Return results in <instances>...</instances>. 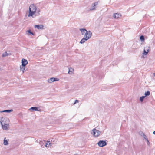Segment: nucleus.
I'll use <instances>...</instances> for the list:
<instances>
[{
    "label": "nucleus",
    "instance_id": "nucleus-15",
    "mask_svg": "<svg viewBox=\"0 0 155 155\" xmlns=\"http://www.w3.org/2000/svg\"><path fill=\"white\" fill-rule=\"evenodd\" d=\"M20 68L21 71H22L23 73H24L25 71V66H22V65H20Z\"/></svg>",
    "mask_w": 155,
    "mask_h": 155
},
{
    "label": "nucleus",
    "instance_id": "nucleus-25",
    "mask_svg": "<svg viewBox=\"0 0 155 155\" xmlns=\"http://www.w3.org/2000/svg\"><path fill=\"white\" fill-rule=\"evenodd\" d=\"M53 78V81H54V82L57 81H58L59 80V79H58L57 78Z\"/></svg>",
    "mask_w": 155,
    "mask_h": 155
},
{
    "label": "nucleus",
    "instance_id": "nucleus-29",
    "mask_svg": "<svg viewBox=\"0 0 155 155\" xmlns=\"http://www.w3.org/2000/svg\"><path fill=\"white\" fill-rule=\"evenodd\" d=\"M47 142H48V141ZM49 143H46L45 144V147H48L49 146Z\"/></svg>",
    "mask_w": 155,
    "mask_h": 155
},
{
    "label": "nucleus",
    "instance_id": "nucleus-26",
    "mask_svg": "<svg viewBox=\"0 0 155 155\" xmlns=\"http://www.w3.org/2000/svg\"><path fill=\"white\" fill-rule=\"evenodd\" d=\"M48 143H49V145L50 146L53 147V144L52 143H51L50 141H48Z\"/></svg>",
    "mask_w": 155,
    "mask_h": 155
},
{
    "label": "nucleus",
    "instance_id": "nucleus-13",
    "mask_svg": "<svg viewBox=\"0 0 155 155\" xmlns=\"http://www.w3.org/2000/svg\"><path fill=\"white\" fill-rule=\"evenodd\" d=\"M121 16V15L119 13L114 14L113 16L115 18H119Z\"/></svg>",
    "mask_w": 155,
    "mask_h": 155
},
{
    "label": "nucleus",
    "instance_id": "nucleus-30",
    "mask_svg": "<svg viewBox=\"0 0 155 155\" xmlns=\"http://www.w3.org/2000/svg\"><path fill=\"white\" fill-rule=\"evenodd\" d=\"M146 141L147 142V144L148 145H150V142L148 140V139H147V140H146Z\"/></svg>",
    "mask_w": 155,
    "mask_h": 155
},
{
    "label": "nucleus",
    "instance_id": "nucleus-12",
    "mask_svg": "<svg viewBox=\"0 0 155 155\" xmlns=\"http://www.w3.org/2000/svg\"><path fill=\"white\" fill-rule=\"evenodd\" d=\"M29 110H31L32 111H39L38 109V107H32L30 108Z\"/></svg>",
    "mask_w": 155,
    "mask_h": 155
},
{
    "label": "nucleus",
    "instance_id": "nucleus-9",
    "mask_svg": "<svg viewBox=\"0 0 155 155\" xmlns=\"http://www.w3.org/2000/svg\"><path fill=\"white\" fill-rule=\"evenodd\" d=\"M79 30L81 32L82 35H84L88 32V31H87L86 29L84 28H81Z\"/></svg>",
    "mask_w": 155,
    "mask_h": 155
},
{
    "label": "nucleus",
    "instance_id": "nucleus-18",
    "mask_svg": "<svg viewBox=\"0 0 155 155\" xmlns=\"http://www.w3.org/2000/svg\"><path fill=\"white\" fill-rule=\"evenodd\" d=\"M150 92L149 91H147V92H145L144 93L145 97L149 96L150 95Z\"/></svg>",
    "mask_w": 155,
    "mask_h": 155
},
{
    "label": "nucleus",
    "instance_id": "nucleus-1",
    "mask_svg": "<svg viewBox=\"0 0 155 155\" xmlns=\"http://www.w3.org/2000/svg\"><path fill=\"white\" fill-rule=\"evenodd\" d=\"M37 10L36 6L34 4L30 5L29 9V14L28 17L33 16L35 14Z\"/></svg>",
    "mask_w": 155,
    "mask_h": 155
},
{
    "label": "nucleus",
    "instance_id": "nucleus-32",
    "mask_svg": "<svg viewBox=\"0 0 155 155\" xmlns=\"http://www.w3.org/2000/svg\"><path fill=\"white\" fill-rule=\"evenodd\" d=\"M153 134H155V131H154L153 132Z\"/></svg>",
    "mask_w": 155,
    "mask_h": 155
},
{
    "label": "nucleus",
    "instance_id": "nucleus-27",
    "mask_svg": "<svg viewBox=\"0 0 155 155\" xmlns=\"http://www.w3.org/2000/svg\"><path fill=\"white\" fill-rule=\"evenodd\" d=\"M143 137L146 140H147V139H148L147 138V137L145 134H144Z\"/></svg>",
    "mask_w": 155,
    "mask_h": 155
},
{
    "label": "nucleus",
    "instance_id": "nucleus-23",
    "mask_svg": "<svg viewBox=\"0 0 155 155\" xmlns=\"http://www.w3.org/2000/svg\"><path fill=\"white\" fill-rule=\"evenodd\" d=\"M8 54L6 52L3 53L2 55V57H5L8 55Z\"/></svg>",
    "mask_w": 155,
    "mask_h": 155
},
{
    "label": "nucleus",
    "instance_id": "nucleus-5",
    "mask_svg": "<svg viewBox=\"0 0 155 155\" xmlns=\"http://www.w3.org/2000/svg\"><path fill=\"white\" fill-rule=\"evenodd\" d=\"M97 144L99 147H102L106 146L107 143L105 141L100 140L98 142Z\"/></svg>",
    "mask_w": 155,
    "mask_h": 155
},
{
    "label": "nucleus",
    "instance_id": "nucleus-22",
    "mask_svg": "<svg viewBox=\"0 0 155 155\" xmlns=\"http://www.w3.org/2000/svg\"><path fill=\"white\" fill-rule=\"evenodd\" d=\"M145 97V96H142L140 98V100L141 102L143 101Z\"/></svg>",
    "mask_w": 155,
    "mask_h": 155
},
{
    "label": "nucleus",
    "instance_id": "nucleus-14",
    "mask_svg": "<svg viewBox=\"0 0 155 155\" xmlns=\"http://www.w3.org/2000/svg\"><path fill=\"white\" fill-rule=\"evenodd\" d=\"M68 73L69 74H71L73 73L74 71V69L72 68H68Z\"/></svg>",
    "mask_w": 155,
    "mask_h": 155
},
{
    "label": "nucleus",
    "instance_id": "nucleus-21",
    "mask_svg": "<svg viewBox=\"0 0 155 155\" xmlns=\"http://www.w3.org/2000/svg\"><path fill=\"white\" fill-rule=\"evenodd\" d=\"M27 34H28V33H29L30 35H33L34 33L32 32L30 30H28L26 31Z\"/></svg>",
    "mask_w": 155,
    "mask_h": 155
},
{
    "label": "nucleus",
    "instance_id": "nucleus-11",
    "mask_svg": "<svg viewBox=\"0 0 155 155\" xmlns=\"http://www.w3.org/2000/svg\"><path fill=\"white\" fill-rule=\"evenodd\" d=\"M35 28H37L39 29H43V26L42 25H35Z\"/></svg>",
    "mask_w": 155,
    "mask_h": 155
},
{
    "label": "nucleus",
    "instance_id": "nucleus-20",
    "mask_svg": "<svg viewBox=\"0 0 155 155\" xmlns=\"http://www.w3.org/2000/svg\"><path fill=\"white\" fill-rule=\"evenodd\" d=\"M48 82L49 83H51L54 82L53 78H50L49 79H48Z\"/></svg>",
    "mask_w": 155,
    "mask_h": 155
},
{
    "label": "nucleus",
    "instance_id": "nucleus-3",
    "mask_svg": "<svg viewBox=\"0 0 155 155\" xmlns=\"http://www.w3.org/2000/svg\"><path fill=\"white\" fill-rule=\"evenodd\" d=\"M9 119L6 117L4 118L3 117H2L0 120V122L1 125L6 124L7 122L8 123H9Z\"/></svg>",
    "mask_w": 155,
    "mask_h": 155
},
{
    "label": "nucleus",
    "instance_id": "nucleus-2",
    "mask_svg": "<svg viewBox=\"0 0 155 155\" xmlns=\"http://www.w3.org/2000/svg\"><path fill=\"white\" fill-rule=\"evenodd\" d=\"M92 33L90 31H88V32L86 34H84V36L83 38L81 40L80 43L81 44L84 43L86 41H87L91 38L92 36Z\"/></svg>",
    "mask_w": 155,
    "mask_h": 155
},
{
    "label": "nucleus",
    "instance_id": "nucleus-33",
    "mask_svg": "<svg viewBox=\"0 0 155 155\" xmlns=\"http://www.w3.org/2000/svg\"><path fill=\"white\" fill-rule=\"evenodd\" d=\"M153 75H154V76L155 77V73H153Z\"/></svg>",
    "mask_w": 155,
    "mask_h": 155
},
{
    "label": "nucleus",
    "instance_id": "nucleus-28",
    "mask_svg": "<svg viewBox=\"0 0 155 155\" xmlns=\"http://www.w3.org/2000/svg\"><path fill=\"white\" fill-rule=\"evenodd\" d=\"M79 101L78 100H76L75 101L74 103V104H75L76 103H78V102H79Z\"/></svg>",
    "mask_w": 155,
    "mask_h": 155
},
{
    "label": "nucleus",
    "instance_id": "nucleus-17",
    "mask_svg": "<svg viewBox=\"0 0 155 155\" xmlns=\"http://www.w3.org/2000/svg\"><path fill=\"white\" fill-rule=\"evenodd\" d=\"M13 111V110L12 109L11 110H4L2 111V112H8V113H10L11 112H12Z\"/></svg>",
    "mask_w": 155,
    "mask_h": 155
},
{
    "label": "nucleus",
    "instance_id": "nucleus-7",
    "mask_svg": "<svg viewBox=\"0 0 155 155\" xmlns=\"http://www.w3.org/2000/svg\"><path fill=\"white\" fill-rule=\"evenodd\" d=\"M1 125L3 130H7L9 129V123H7L6 124H3Z\"/></svg>",
    "mask_w": 155,
    "mask_h": 155
},
{
    "label": "nucleus",
    "instance_id": "nucleus-6",
    "mask_svg": "<svg viewBox=\"0 0 155 155\" xmlns=\"http://www.w3.org/2000/svg\"><path fill=\"white\" fill-rule=\"evenodd\" d=\"M98 4V2H95L91 5V7L90 9V10H95Z\"/></svg>",
    "mask_w": 155,
    "mask_h": 155
},
{
    "label": "nucleus",
    "instance_id": "nucleus-8",
    "mask_svg": "<svg viewBox=\"0 0 155 155\" xmlns=\"http://www.w3.org/2000/svg\"><path fill=\"white\" fill-rule=\"evenodd\" d=\"M149 47L148 46H146L144 48L143 53V55H147L149 51Z\"/></svg>",
    "mask_w": 155,
    "mask_h": 155
},
{
    "label": "nucleus",
    "instance_id": "nucleus-24",
    "mask_svg": "<svg viewBox=\"0 0 155 155\" xmlns=\"http://www.w3.org/2000/svg\"><path fill=\"white\" fill-rule=\"evenodd\" d=\"M139 134L141 136H143L145 134L142 131H140L139 132Z\"/></svg>",
    "mask_w": 155,
    "mask_h": 155
},
{
    "label": "nucleus",
    "instance_id": "nucleus-16",
    "mask_svg": "<svg viewBox=\"0 0 155 155\" xmlns=\"http://www.w3.org/2000/svg\"><path fill=\"white\" fill-rule=\"evenodd\" d=\"M3 144L5 145H7L8 144V140L6 139V138H5L4 139Z\"/></svg>",
    "mask_w": 155,
    "mask_h": 155
},
{
    "label": "nucleus",
    "instance_id": "nucleus-31",
    "mask_svg": "<svg viewBox=\"0 0 155 155\" xmlns=\"http://www.w3.org/2000/svg\"><path fill=\"white\" fill-rule=\"evenodd\" d=\"M37 11H38V12H40V10L39 9H38V10H37Z\"/></svg>",
    "mask_w": 155,
    "mask_h": 155
},
{
    "label": "nucleus",
    "instance_id": "nucleus-4",
    "mask_svg": "<svg viewBox=\"0 0 155 155\" xmlns=\"http://www.w3.org/2000/svg\"><path fill=\"white\" fill-rule=\"evenodd\" d=\"M93 131V133L92 134H93V135L95 137H98L99 136L100 134V131L97 130L96 129H94L92 130Z\"/></svg>",
    "mask_w": 155,
    "mask_h": 155
},
{
    "label": "nucleus",
    "instance_id": "nucleus-19",
    "mask_svg": "<svg viewBox=\"0 0 155 155\" xmlns=\"http://www.w3.org/2000/svg\"><path fill=\"white\" fill-rule=\"evenodd\" d=\"M140 39L141 41H144L145 40L144 37L143 35L140 36Z\"/></svg>",
    "mask_w": 155,
    "mask_h": 155
},
{
    "label": "nucleus",
    "instance_id": "nucleus-10",
    "mask_svg": "<svg viewBox=\"0 0 155 155\" xmlns=\"http://www.w3.org/2000/svg\"><path fill=\"white\" fill-rule=\"evenodd\" d=\"M22 66H25L28 64V61L25 59H22Z\"/></svg>",
    "mask_w": 155,
    "mask_h": 155
}]
</instances>
